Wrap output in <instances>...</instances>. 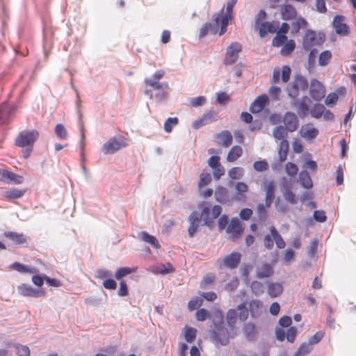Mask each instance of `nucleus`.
Wrapping results in <instances>:
<instances>
[{
	"label": "nucleus",
	"instance_id": "obj_40",
	"mask_svg": "<svg viewBox=\"0 0 356 356\" xmlns=\"http://www.w3.org/2000/svg\"><path fill=\"white\" fill-rule=\"evenodd\" d=\"M300 184L305 188L309 189L313 186V182L309 173L306 171H302L299 176Z\"/></svg>",
	"mask_w": 356,
	"mask_h": 356
},
{
	"label": "nucleus",
	"instance_id": "obj_50",
	"mask_svg": "<svg viewBox=\"0 0 356 356\" xmlns=\"http://www.w3.org/2000/svg\"><path fill=\"white\" fill-rule=\"evenodd\" d=\"M244 173V170L241 167H234L229 170L228 175L232 179H241Z\"/></svg>",
	"mask_w": 356,
	"mask_h": 356
},
{
	"label": "nucleus",
	"instance_id": "obj_8",
	"mask_svg": "<svg viewBox=\"0 0 356 356\" xmlns=\"http://www.w3.org/2000/svg\"><path fill=\"white\" fill-rule=\"evenodd\" d=\"M241 259V254L238 252H232L231 254L223 258H219L217 260L219 268L226 267L229 269L236 268Z\"/></svg>",
	"mask_w": 356,
	"mask_h": 356
},
{
	"label": "nucleus",
	"instance_id": "obj_47",
	"mask_svg": "<svg viewBox=\"0 0 356 356\" xmlns=\"http://www.w3.org/2000/svg\"><path fill=\"white\" fill-rule=\"evenodd\" d=\"M140 236L143 241L151 244L154 248H158L159 246V242L156 240V238L154 236L149 235L147 232H141L140 233Z\"/></svg>",
	"mask_w": 356,
	"mask_h": 356
},
{
	"label": "nucleus",
	"instance_id": "obj_64",
	"mask_svg": "<svg viewBox=\"0 0 356 356\" xmlns=\"http://www.w3.org/2000/svg\"><path fill=\"white\" fill-rule=\"evenodd\" d=\"M285 170L288 175L294 177L298 174V168L295 163L289 162L285 165Z\"/></svg>",
	"mask_w": 356,
	"mask_h": 356
},
{
	"label": "nucleus",
	"instance_id": "obj_38",
	"mask_svg": "<svg viewBox=\"0 0 356 356\" xmlns=\"http://www.w3.org/2000/svg\"><path fill=\"white\" fill-rule=\"evenodd\" d=\"M137 270V268H130V267H120L117 269L115 273V277L118 280H120L125 276L136 273Z\"/></svg>",
	"mask_w": 356,
	"mask_h": 356
},
{
	"label": "nucleus",
	"instance_id": "obj_4",
	"mask_svg": "<svg viewBox=\"0 0 356 356\" xmlns=\"http://www.w3.org/2000/svg\"><path fill=\"white\" fill-rule=\"evenodd\" d=\"M127 146V143L124 137H113L102 145V152L104 154H113Z\"/></svg>",
	"mask_w": 356,
	"mask_h": 356
},
{
	"label": "nucleus",
	"instance_id": "obj_52",
	"mask_svg": "<svg viewBox=\"0 0 356 356\" xmlns=\"http://www.w3.org/2000/svg\"><path fill=\"white\" fill-rule=\"evenodd\" d=\"M179 120L177 117L168 118L164 122V130L167 133H170L174 127L178 124Z\"/></svg>",
	"mask_w": 356,
	"mask_h": 356
},
{
	"label": "nucleus",
	"instance_id": "obj_20",
	"mask_svg": "<svg viewBox=\"0 0 356 356\" xmlns=\"http://www.w3.org/2000/svg\"><path fill=\"white\" fill-rule=\"evenodd\" d=\"M15 110L14 105L6 102L2 103L0 106V124L6 123Z\"/></svg>",
	"mask_w": 356,
	"mask_h": 356
},
{
	"label": "nucleus",
	"instance_id": "obj_31",
	"mask_svg": "<svg viewBox=\"0 0 356 356\" xmlns=\"http://www.w3.org/2000/svg\"><path fill=\"white\" fill-rule=\"evenodd\" d=\"M243 154V149L238 145L233 146L229 151L226 159L228 162L233 163L239 159Z\"/></svg>",
	"mask_w": 356,
	"mask_h": 356
},
{
	"label": "nucleus",
	"instance_id": "obj_54",
	"mask_svg": "<svg viewBox=\"0 0 356 356\" xmlns=\"http://www.w3.org/2000/svg\"><path fill=\"white\" fill-rule=\"evenodd\" d=\"M251 291L256 296L262 294L264 291V284L258 281H253L250 285Z\"/></svg>",
	"mask_w": 356,
	"mask_h": 356
},
{
	"label": "nucleus",
	"instance_id": "obj_60",
	"mask_svg": "<svg viewBox=\"0 0 356 356\" xmlns=\"http://www.w3.org/2000/svg\"><path fill=\"white\" fill-rule=\"evenodd\" d=\"M156 270L160 274L165 275L169 273L174 272L175 268L170 263H167L165 264H161L157 266Z\"/></svg>",
	"mask_w": 356,
	"mask_h": 356
},
{
	"label": "nucleus",
	"instance_id": "obj_6",
	"mask_svg": "<svg viewBox=\"0 0 356 356\" xmlns=\"http://www.w3.org/2000/svg\"><path fill=\"white\" fill-rule=\"evenodd\" d=\"M146 86L152 87L154 90H158L155 95L156 98L161 101L167 97L169 86L166 82H159L150 78H146L144 81Z\"/></svg>",
	"mask_w": 356,
	"mask_h": 356
},
{
	"label": "nucleus",
	"instance_id": "obj_61",
	"mask_svg": "<svg viewBox=\"0 0 356 356\" xmlns=\"http://www.w3.org/2000/svg\"><path fill=\"white\" fill-rule=\"evenodd\" d=\"M324 336H325L324 331H323V330L318 331L309 339L308 343L312 346L313 345L317 344L322 340V339L323 338Z\"/></svg>",
	"mask_w": 356,
	"mask_h": 356
},
{
	"label": "nucleus",
	"instance_id": "obj_55",
	"mask_svg": "<svg viewBox=\"0 0 356 356\" xmlns=\"http://www.w3.org/2000/svg\"><path fill=\"white\" fill-rule=\"evenodd\" d=\"M14 348L18 356H30L31 351L27 346L22 344H15Z\"/></svg>",
	"mask_w": 356,
	"mask_h": 356
},
{
	"label": "nucleus",
	"instance_id": "obj_14",
	"mask_svg": "<svg viewBox=\"0 0 356 356\" xmlns=\"http://www.w3.org/2000/svg\"><path fill=\"white\" fill-rule=\"evenodd\" d=\"M213 23H206L200 30V38L205 37L209 33L211 34H216L218 33L219 28L220 29V20L217 19V17L213 15Z\"/></svg>",
	"mask_w": 356,
	"mask_h": 356
},
{
	"label": "nucleus",
	"instance_id": "obj_45",
	"mask_svg": "<svg viewBox=\"0 0 356 356\" xmlns=\"http://www.w3.org/2000/svg\"><path fill=\"white\" fill-rule=\"evenodd\" d=\"M238 318L237 311L234 309H230L227 312L226 320L227 324L231 327H234Z\"/></svg>",
	"mask_w": 356,
	"mask_h": 356
},
{
	"label": "nucleus",
	"instance_id": "obj_37",
	"mask_svg": "<svg viewBox=\"0 0 356 356\" xmlns=\"http://www.w3.org/2000/svg\"><path fill=\"white\" fill-rule=\"evenodd\" d=\"M289 145L288 140H283L280 143L278 156L280 162H284L286 160Z\"/></svg>",
	"mask_w": 356,
	"mask_h": 356
},
{
	"label": "nucleus",
	"instance_id": "obj_2",
	"mask_svg": "<svg viewBox=\"0 0 356 356\" xmlns=\"http://www.w3.org/2000/svg\"><path fill=\"white\" fill-rule=\"evenodd\" d=\"M237 0H229L226 10L224 8L221 9L220 12L214 14L217 17V19L220 20V30L219 31V35H222L227 31V27L229 24V21L234 19L233 8L236 3Z\"/></svg>",
	"mask_w": 356,
	"mask_h": 356
},
{
	"label": "nucleus",
	"instance_id": "obj_41",
	"mask_svg": "<svg viewBox=\"0 0 356 356\" xmlns=\"http://www.w3.org/2000/svg\"><path fill=\"white\" fill-rule=\"evenodd\" d=\"M243 331L248 340L253 339L257 334L255 325L252 323H245L243 326Z\"/></svg>",
	"mask_w": 356,
	"mask_h": 356
},
{
	"label": "nucleus",
	"instance_id": "obj_57",
	"mask_svg": "<svg viewBox=\"0 0 356 356\" xmlns=\"http://www.w3.org/2000/svg\"><path fill=\"white\" fill-rule=\"evenodd\" d=\"M214 281V274L211 273H207L203 277V279L200 284V286L202 289H205L208 285L213 284Z\"/></svg>",
	"mask_w": 356,
	"mask_h": 356
},
{
	"label": "nucleus",
	"instance_id": "obj_10",
	"mask_svg": "<svg viewBox=\"0 0 356 356\" xmlns=\"http://www.w3.org/2000/svg\"><path fill=\"white\" fill-rule=\"evenodd\" d=\"M242 46L238 42L232 43L227 49L226 56L224 60L225 65L234 63L238 59V54L241 51Z\"/></svg>",
	"mask_w": 356,
	"mask_h": 356
},
{
	"label": "nucleus",
	"instance_id": "obj_22",
	"mask_svg": "<svg viewBox=\"0 0 356 356\" xmlns=\"http://www.w3.org/2000/svg\"><path fill=\"white\" fill-rule=\"evenodd\" d=\"M268 97L266 95H262L257 97L251 104L250 110L253 113H258L261 111L266 105Z\"/></svg>",
	"mask_w": 356,
	"mask_h": 356
},
{
	"label": "nucleus",
	"instance_id": "obj_46",
	"mask_svg": "<svg viewBox=\"0 0 356 356\" xmlns=\"http://www.w3.org/2000/svg\"><path fill=\"white\" fill-rule=\"evenodd\" d=\"M312 349V346L309 343L304 342L300 346L297 351L294 353L293 356H305L309 354Z\"/></svg>",
	"mask_w": 356,
	"mask_h": 356
},
{
	"label": "nucleus",
	"instance_id": "obj_34",
	"mask_svg": "<svg viewBox=\"0 0 356 356\" xmlns=\"http://www.w3.org/2000/svg\"><path fill=\"white\" fill-rule=\"evenodd\" d=\"M283 291L282 285L277 282H271L268 286V293L272 298H276L282 294Z\"/></svg>",
	"mask_w": 356,
	"mask_h": 356
},
{
	"label": "nucleus",
	"instance_id": "obj_36",
	"mask_svg": "<svg viewBox=\"0 0 356 356\" xmlns=\"http://www.w3.org/2000/svg\"><path fill=\"white\" fill-rule=\"evenodd\" d=\"M182 334L188 343H193L196 338L197 330L186 325L182 330Z\"/></svg>",
	"mask_w": 356,
	"mask_h": 356
},
{
	"label": "nucleus",
	"instance_id": "obj_13",
	"mask_svg": "<svg viewBox=\"0 0 356 356\" xmlns=\"http://www.w3.org/2000/svg\"><path fill=\"white\" fill-rule=\"evenodd\" d=\"M298 334V329L296 327H290L287 331L283 328H277L275 335L277 340L283 341L285 339L290 343L294 342Z\"/></svg>",
	"mask_w": 356,
	"mask_h": 356
},
{
	"label": "nucleus",
	"instance_id": "obj_48",
	"mask_svg": "<svg viewBox=\"0 0 356 356\" xmlns=\"http://www.w3.org/2000/svg\"><path fill=\"white\" fill-rule=\"evenodd\" d=\"M332 56V53L329 50L321 52L318 57V65L321 66L327 65L330 63Z\"/></svg>",
	"mask_w": 356,
	"mask_h": 356
},
{
	"label": "nucleus",
	"instance_id": "obj_35",
	"mask_svg": "<svg viewBox=\"0 0 356 356\" xmlns=\"http://www.w3.org/2000/svg\"><path fill=\"white\" fill-rule=\"evenodd\" d=\"M288 132L289 131L286 127L280 125L274 129L273 131V136L276 140H280V142L283 140H287L286 137Z\"/></svg>",
	"mask_w": 356,
	"mask_h": 356
},
{
	"label": "nucleus",
	"instance_id": "obj_30",
	"mask_svg": "<svg viewBox=\"0 0 356 356\" xmlns=\"http://www.w3.org/2000/svg\"><path fill=\"white\" fill-rule=\"evenodd\" d=\"M215 197L217 202L220 203H225L229 199L228 190L222 186H218L215 191Z\"/></svg>",
	"mask_w": 356,
	"mask_h": 356
},
{
	"label": "nucleus",
	"instance_id": "obj_26",
	"mask_svg": "<svg viewBox=\"0 0 356 356\" xmlns=\"http://www.w3.org/2000/svg\"><path fill=\"white\" fill-rule=\"evenodd\" d=\"M190 225L188 229V234L191 237H193L194 234L197 232L199 227L200 219L199 214L196 211H193L189 216L188 218Z\"/></svg>",
	"mask_w": 356,
	"mask_h": 356
},
{
	"label": "nucleus",
	"instance_id": "obj_28",
	"mask_svg": "<svg viewBox=\"0 0 356 356\" xmlns=\"http://www.w3.org/2000/svg\"><path fill=\"white\" fill-rule=\"evenodd\" d=\"M333 24L337 33L346 35L348 33V26L343 23L342 16H336L334 19Z\"/></svg>",
	"mask_w": 356,
	"mask_h": 356
},
{
	"label": "nucleus",
	"instance_id": "obj_27",
	"mask_svg": "<svg viewBox=\"0 0 356 356\" xmlns=\"http://www.w3.org/2000/svg\"><path fill=\"white\" fill-rule=\"evenodd\" d=\"M235 188H236V196H235L236 200L240 201V202L245 201L247 199L245 193L248 190V185L243 182H238L236 184Z\"/></svg>",
	"mask_w": 356,
	"mask_h": 356
},
{
	"label": "nucleus",
	"instance_id": "obj_44",
	"mask_svg": "<svg viewBox=\"0 0 356 356\" xmlns=\"http://www.w3.org/2000/svg\"><path fill=\"white\" fill-rule=\"evenodd\" d=\"M296 43L294 40H289L283 44L280 54L284 56H289L294 51Z\"/></svg>",
	"mask_w": 356,
	"mask_h": 356
},
{
	"label": "nucleus",
	"instance_id": "obj_18",
	"mask_svg": "<svg viewBox=\"0 0 356 356\" xmlns=\"http://www.w3.org/2000/svg\"><path fill=\"white\" fill-rule=\"evenodd\" d=\"M280 15L282 19L290 21L296 19L298 12L293 6L284 4L280 8Z\"/></svg>",
	"mask_w": 356,
	"mask_h": 356
},
{
	"label": "nucleus",
	"instance_id": "obj_39",
	"mask_svg": "<svg viewBox=\"0 0 356 356\" xmlns=\"http://www.w3.org/2000/svg\"><path fill=\"white\" fill-rule=\"evenodd\" d=\"M294 21L292 22L291 26L293 28L292 33H299L300 29L306 28L308 25L307 22L303 17H297L293 19Z\"/></svg>",
	"mask_w": 356,
	"mask_h": 356
},
{
	"label": "nucleus",
	"instance_id": "obj_16",
	"mask_svg": "<svg viewBox=\"0 0 356 356\" xmlns=\"http://www.w3.org/2000/svg\"><path fill=\"white\" fill-rule=\"evenodd\" d=\"M325 90L323 84L318 81H314L311 83L310 95L316 101H320L324 98Z\"/></svg>",
	"mask_w": 356,
	"mask_h": 356
},
{
	"label": "nucleus",
	"instance_id": "obj_29",
	"mask_svg": "<svg viewBox=\"0 0 356 356\" xmlns=\"http://www.w3.org/2000/svg\"><path fill=\"white\" fill-rule=\"evenodd\" d=\"M218 143L225 147L231 145L233 141L232 136L229 131H222L216 135Z\"/></svg>",
	"mask_w": 356,
	"mask_h": 356
},
{
	"label": "nucleus",
	"instance_id": "obj_25",
	"mask_svg": "<svg viewBox=\"0 0 356 356\" xmlns=\"http://www.w3.org/2000/svg\"><path fill=\"white\" fill-rule=\"evenodd\" d=\"M275 186L273 181L266 182L264 185L266 192L265 203L266 207H270L275 198Z\"/></svg>",
	"mask_w": 356,
	"mask_h": 356
},
{
	"label": "nucleus",
	"instance_id": "obj_1",
	"mask_svg": "<svg viewBox=\"0 0 356 356\" xmlns=\"http://www.w3.org/2000/svg\"><path fill=\"white\" fill-rule=\"evenodd\" d=\"M40 134L35 130H24L20 131L15 140V145L22 149V153L24 159L30 156L34 143L39 138Z\"/></svg>",
	"mask_w": 356,
	"mask_h": 356
},
{
	"label": "nucleus",
	"instance_id": "obj_19",
	"mask_svg": "<svg viewBox=\"0 0 356 356\" xmlns=\"http://www.w3.org/2000/svg\"><path fill=\"white\" fill-rule=\"evenodd\" d=\"M299 133L304 138L314 139L317 136L318 131L314 127L313 124L307 123L301 127Z\"/></svg>",
	"mask_w": 356,
	"mask_h": 356
},
{
	"label": "nucleus",
	"instance_id": "obj_21",
	"mask_svg": "<svg viewBox=\"0 0 356 356\" xmlns=\"http://www.w3.org/2000/svg\"><path fill=\"white\" fill-rule=\"evenodd\" d=\"M280 23L279 22H266L261 24L260 30L259 31L261 37H264L268 33H277L279 29Z\"/></svg>",
	"mask_w": 356,
	"mask_h": 356
},
{
	"label": "nucleus",
	"instance_id": "obj_12",
	"mask_svg": "<svg viewBox=\"0 0 356 356\" xmlns=\"http://www.w3.org/2000/svg\"><path fill=\"white\" fill-rule=\"evenodd\" d=\"M274 273L273 266L267 262H259L256 266L255 274L258 279H264L271 277Z\"/></svg>",
	"mask_w": 356,
	"mask_h": 356
},
{
	"label": "nucleus",
	"instance_id": "obj_3",
	"mask_svg": "<svg viewBox=\"0 0 356 356\" xmlns=\"http://www.w3.org/2000/svg\"><path fill=\"white\" fill-rule=\"evenodd\" d=\"M325 41V35L307 29L302 38V47L308 51L314 46H320Z\"/></svg>",
	"mask_w": 356,
	"mask_h": 356
},
{
	"label": "nucleus",
	"instance_id": "obj_32",
	"mask_svg": "<svg viewBox=\"0 0 356 356\" xmlns=\"http://www.w3.org/2000/svg\"><path fill=\"white\" fill-rule=\"evenodd\" d=\"M26 192V190H21L18 188H10L3 193V197L6 200H14L22 197Z\"/></svg>",
	"mask_w": 356,
	"mask_h": 356
},
{
	"label": "nucleus",
	"instance_id": "obj_23",
	"mask_svg": "<svg viewBox=\"0 0 356 356\" xmlns=\"http://www.w3.org/2000/svg\"><path fill=\"white\" fill-rule=\"evenodd\" d=\"M243 232V228L238 219H232L227 228V232L233 239L238 238Z\"/></svg>",
	"mask_w": 356,
	"mask_h": 356
},
{
	"label": "nucleus",
	"instance_id": "obj_7",
	"mask_svg": "<svg viewBox=\"0 0 356 356\" xmlns=\"http://www.w3.org/2000/svg\"><path fill=\"white\" fill-rule=\"evenodd\" d=\"M222 213V207L220 205H215L211 211L209 207L204 206L201 211V218L204 220V224L211 227L213 220L218 218Z\"/></svg>",
	"mask_w": 356,
	"mask_h": 356
},
{
	"label": "nucleus",
	"instance_id": "obj_33",
	"mask_svg": "<svg viewBox=\"0 0 356 356\" xmlns=\"http://www.w3.org/2000/svg\"><path fill=\"white\" fill-rule=\"evenodd\" d=\"M282 193L284 200L286 202L291 204H295L297 203L298 200L296 194L288 186H285L284 184L282 188Z\"/></svg>",
	"mask_w": 356,
	"mask_h": 356
},
{
	"label": "nucleus",
	"instance_id": "obj_59",
	"mask_svg": "<svg viewBox=\"0 0 356 356\" xmlns=\"http://www.w3.org/2000/svg\"><path fill=\"white\" fill-rule=\"evenodd\" d=\"M203 303V299L200 297L193 298L188 303V309L190 311H193L200 307Z\"/></svg>",
	"mask_w": 356,
	"mask_h": 356
},
{
	"label": "nucleus",
	"instance_id": "obj_17",
	"mask_svg": "<svg viewBox=\"0 0 356 356\" xmlns=\"http://www.w3.org/2000/svg\"><path fill=\"white\" fill-rule=\"evenodd\" d=\"M283 122L284 127H286L289 132L295 131L298 127V120L297 116L291 112L285 113L283 118Z\"/></svg>",
	"mask_w": 356,
	"mask_h": 356
},
{
	"label": "nucleus",
	"instance_id": "obj_58",
	"mask_svg": "<svg viewBox=\"0 0 356 356\" xmlns=\"http://www.w3.org/2000/svg\"><path fill=\"white\" fill-rule=\"evenodd\" d=\"M287 41V36L284 34H280L279 33L274 37L272 41V44L274 47H280L283 45Z\"/></svg>",
	"mask_w": 356,
	"mask_h": 356
},
{
	"label": "nucleus",
	"instance_id": "obj_15",
	"mask_svg": "<svg viewBox=\"0 0 356 356\" xmlns=\"http://www.w3.org/2000/svg\"><path fill=\"white\" fill-rule=\"evenodd\" d=\"M18 293L23 296L40 297L44 294L42 289H35L30 285L22 284L17 286Z\"/></svg>",
	"mask_w": 356,
	"mask_h": 356
},
{
	"label": "nucleus",
	"instance_id": "obj_63",
	"mask_svg": "<svg viewBox=\"0 0 356 356\" xmlns=\"http://www.w3.org/2000/svg\"><path fill=\"white\" fill-rule=\"evenodd\" d=\"M211 315L209 311L206 309H200L195 313V318L197 321H203L208 318H210Z\"/></svg>",
	"mask_w": 356,
	"mask_h": 356
},
{
	"label": "nucleus",
	"instance_id": "obj_56",
	"mask_svg": "<svg viewBox=\"0 0 356 356\" xmlns=\"http://www.w3.org/2000/svg\"><path fill=\"white\" fill-rule=\"evenodd\" d=\"M325 108L322 104H315L311 109L310 113L313 118H320L323 115Z\"/></svg>",
	"mask_w": 356,
	"mask_h": 356
},
{
	"label": "nucleus",
	"instance_id": "obj_9",
	"mask_svg": "<svg viewBox=\"0 0 356 356\" xmlns=\"http://www.w3.org/2000/svg\"><path fill=\"white\" fill-rule=\"evenodd\" d=\"M308 83L307 80L302 77H296L293 83L287 87L288 95L291 98H296L299 95L300 89L305 90L307 88Z\"/></svg>",
	"mask_w": 356,
	"mask_h": 356
},
{
	"label": "nucleus",
	"instance_id": "obj_62",
	"mask_svg": "<svg viewBox=\"0 0 356 356\" xmlns=\"http://www.w3.org/2000/svg\"><path fill=\"white\" fill-rule=\"evenodd\" d=\"M236 309L240 312L239 314H238V316H239V318L243 321H245L248 317L249 313V311L247 309L245 304L241 303L237 306Z\"/></svg>",
	"mask_w": 356,
	"mask_h": 356
},
{
	"label": "nucleus",
	"instance_id": "obj_49",
	"mask_svg": "<svg viewBox=\"0 0 356 356\" xmlns=\"http://www.w3.org/2000/svg\"><path fill=\"white\" fill-rule=\"evenodd\" d=\"M56 136L60 140H66L68 137L67 131L62 124H57L54 129Z\"/></svg>",
	"mask_w": 356,
	"mask_h": 356
},
{
	"label": "nucleus",
	"instance_id": "obj_24",
	"mask_svg": "<svg viewBox=\"0 0 356 356\" xmlns=\"http://www.w3.org/2000/svg\"><path fill=\"white\" fill-rule=\"evenodd\" d=\"M263 310V304L259 300H252L248 305V311L252 318H257L261 316Z\"/></svg>",
	"mask_w": 356,
	"mask_h": 356
},
{
	"label": "nucleus",
	"instance_id": "obj_42",
	"mask_svg": "<svg viewBox=\"0 0 356 356\" xmlns=\"http://www.w3.org/2000/svg\"><path fill=\"white\" fill-rule=\"evenodd\" d=\"M10 268L22 273H33L35 271L34 268L29 267L19 262H14L11 264Z\"/></svg>",
	"mask_w": 356,
	"mask_h": 356
},
{
	"label": "nucleus",
	"instance_id": "obj_43",
	"mask_svg": "<svg viewBox=\"0 0 356 356\" xmlns=\"http://www.w3.org/2000/svg\"><path fill=\"white\" fill-rule=\"evenodd\" d=\"M6 236L17 244L21 245L26 242V238L22 234L10 232L5 234Z\"/></svg>",
	"mask_w": 356,
	"mask_h": 356
},
{
	"label": "nucleus",
	"instance_id": "obj_11",
	"mask_svg": "<svg viewBox=\"0 0 356 356\" xmlns=\"http://www.w3.org/2000/svg\"><path fill=\"white\" fill-rule=\"evenodd\" d=\"M22 176L17 175L6 169L0 168V181L8 184H20L23 182Z\"/></svg>",
	"mask_w": 356,
	"mask_h": 356
},
{
	"label": "nucleus",
	"instance_id": "obj_53",
	"mask_svg": "<svg viewBox=\"0 0 356 356\" xmlns=\"http://www.w3.org/2000/svg\"><path fill=\"white\" fill-rule=\"evenodd\" d=\"M267 17V14L264 10H260L254 18L255 27L259 31L262 24Z\"/></svg>",
	"mask_w": 356,
	"mask_h": 356
},
{
	"label": "nucleus",
	"instance_id": "obj_5",
	"mask_svg": "<svg viewBox=\"0 0 356 356\" xmlns=\"http://www.w3.org/2000/svg\"><path fill=\"white\" fill-rule=\"evenodd\" d=\"M274 242L279 249H282L286 245L283 238L277 229L274 226H271L270 227V234L264 236V245L266 249L271 250L273 248Z\"/></svg>",
	"mask_w": 356,
	"mask_h": 356
},
{
	"label": "nucleus",
	"instance_id": "obj_51",
	"mask_svg": "<svg viewBox=\"0 0 356 356\" xmlns=\"http://www.w3.org/2000/svg\"><path fill=\"white\" fill-rule=\"evenodd\" d=\"M212 180L211 175L209 172L203 171L200 177L198 187L200 188L208 185Z\"/></svg>",
	"mask_w": 356,
	"mask_h": 356
}]
</instances>
